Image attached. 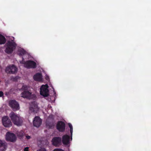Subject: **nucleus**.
Masks as SVG:
<instances>
[{"mask_svg": "<svg viewBox=\"0 0 151 151\" xmlns=\"http://www.w3.org/2000/svg\"><path fill=\"white\" fill-rule=\"evenodd\" d=\"M50 118H51L52 119V122H49V121H47L46 122V126L49 128H52L54 126V119L52 116H50L49 117V119Z\"/></svg>", "mask_w": 151, "mask_h": 151, "instance_id": "obj_16", "label": "nucleus"}, {"mask_svg": "<svg viewBox=\"0 0 151 151\" xmlns=\"http://www.w3.org/2000/svg\"><path fill=\"white\" fill-rule=\"evenodd\" d=\"M24 151H29V147H25L24 149Z\"/></svg>", "mask_w": 151, "mask_h": 151, "instance_id": "obj_26", "label": "nucleus"}, {"mask_svg": "<svg viewBox=\"0 0 151 151\" xmlns=\"http://www.w3.org/2000/svg\"><path fill=\"white\" fill-rule=\"evenodd\" d=\"M6 139L7 141L13 142L16 141L17 137L14 133L8 132L6 135Z\"/></svg>", "mask_w": 151, "mask_h": 151, "instance_id": "obj_3", "label": "nucleus"}, {"mask_svg": "<svg viewBox=\"0 0 151 151\" xmlns=\"http://www.w3.org/2000/svg\"><path fill=\"white\" fill-rule=\"evenodd\" d=\"M4 95L3 92L2 91H0V97H1Z\"/></svg>", "mask_w": 151, "mask_h": 151, "instance_id": "obj_25", "label": "nucleus"}, {"mask_svg": "<svg viewBox=\"0 0 151 151\" xmlns=\"http://www.w3.org/2000/svg\"><path fill=\"white\" fill-rule=\"evenodd\" d=\"M38 110L37 105L35 102H32L29 108V111L31 113H37Z\"/></svg>", "mask_w": 151, "mask_h": 151, "instance_id": "obj_11", "label": "nucleus"}, {"mask_svg": "<svg viewBox=\"0 0 151 151\" xmlns=\"http://www.w3.org/2000/svg\"><path fill=\"white\" fill-rule=\"evenodd\" d=\"M53 151H63V150L60 149H54Z\"/></svg>", "mask_w": 151, "mask_h": 151, "instance_id": "obj_24", "label": "nucleus"}, {"mask_svg": "<svg viewBox=\"0 0 151 151\" xmlns=\"http://www.w3.org/2000/svg\"><path fill=\"white\" fill-rule=\"evenodd\" d=\"M17 45L16 44L13 40L8 41L5 44V52L8 54H11L15 49Z\"/></svg>", "mask_w": 151, "mask_h": 151, "instance_id": "obj_1", "label": "nucleus"}, {"mask_svg": "<svg viewBox=\"0 0 151 151\" xmlns=\"http://www.w3.org/2000/svg\"><path fill=\"white\" fill-rule=\"evenodd\" d=\"M24 66L27 68H35L37 67L36 63L34 61L28 60L27 61H24L23 63Z\"/></svg>", "mask_w": 151, "mask_h": 151, "instance_id": "obj_5", "label": "nucleus"}, {"mask_svg": "<svg viewBox=\"0 0 151 151\" xmlns=\"http://www.w3.org/2000/svg\"><path fill=\"white\" fill-rule=\"evenodd\" d=\"M17 68L13 65L7 66L5 70V71L7 73L10 74H14L17 73Z\"/></svg>", "mask_w": 151, "mask_h": 151, "instance_id": "obj_7", "label": "nucleus"}, {"mask_svg": "<svg viewBox=\"0 0 151 151\" xmlns=\"http://www.w3.org/2000/svg\"><path fill=\"white\" fill-rule=\"evenodd\" d=\"M57 129L60 132H63L65 129V123L62 121H59L56 125Z\"/></svg>", "mask_w": 151, "mask_h": 151, "instance_id": "obj_9", "label": "nucleus"}, {"mask_svg": "<svg viewBox=\"0 0 151 151\" xmlns=\"http://www.w3.org/2000/svg\"><path fill=\"white\" fill-rule=\"evenodd\" d=\"M3 125L6 127H9L12 126V124L10 119L7 116H4L2 118Z\"/></svg>", "mask_w": 151, "mask_h": 151, "instance_id": "obj_6", "label": "nucleus"}, {"mask_svg": "<svg viewBox=\"0 0 151 151\" xmlns=\"http://www.w3.org/2000/svg\"><path fill=\"white\" fill-rule=\"evenodd\" d=\"M9 116L13 123L17 126H21L23 121L22 118L16 114L12 112L9 114Z\"/></svg>", "mask_w": 151, "mask_h": 151, "instance_id": "obj_2", "label": "nucleus"}, {"mask_svg": "<svg viewBox=\"0 0 151 151\" xmlns=\"http://www.w3.org/2000/svg\"><path fill=\"white\" fill-rule=\"evenodd\" d=\"M28 88L29 87L28 86L26 85H24L22 86V89L24 91H28Z\"/></svg>", "mask_w": 151, "mask_h": 151, "instance_id": "obj_20", "label": "nucleus"}, {"mask_svg": "<svg viewBox=\"0 0 151 151\" xmlns=\"http://www.w3.org/2000/svg\"><path fill=\"white\" fill-rule=\"evenodd\" d=\"M6 148V143L0 140V151H5Z\"/></svg>", "mask_w": 151, "mask_h": 151, "instance_id": "obj_17", "label": "nucleus"}, {"mask_svg": "<svg viewBox=\"0 0 151 151\" xmlns=\"http://www.w3.org/2000/svg\"><path fill=\"white\" fill-rule=\"evenodd\" d=\"M48 86L47 85H42L40 88V93L41 95L45 97H47L48 96Z\"/></svg>", "mask_w": 151, "mask_h": 151, "instance_id": "obj_4", "label": "nucleus"}, {"mask_svg": "<svg viewBox=\"0 0 151 151\" xmlns=\"http://www.w3.org/2000/svg\"><path fill=\"white\" fill-rule=\"evenodd\" d=\"M14 90V89L12 88L10 89L8 93H6V95H7V94H12L13 93V91Z\"/></svg>", "mask_w": 151, "mask_h": 151, "instance_id": "obj_22", "label": "nucleus"}, {"mask_svg": "<svg viewBox=\"0 0 151 151\" xmlns=\"http://www.w3.org/2000/svg\"><path fill=\"white\" fill-rule=\"evenodd\" d=\"M32 94L31 92H29L28 91H24L21 94V96L27 99H30Z\"/></svg>", "mask_w": 151, "mask_h": 151, "instance_id": "obj_14", "label": "nucleus"}, {"mask_svg": "<svg viewBox=\"0 0 151 151\" xmlns=\"http://www.w3.org/2000/svg\"><path fill=\"white\" fill-rule=\"evenodd\" d=\"M26 138L28 139H29L31 138L30 136L29 135L26 136Z\"/></svg>", "mask_w": 151, "mask_h": 151, "instance_id": "obj_27", "label": "nucleus"}, {"mask_svg": "<svg viewBox=\"0 0 151 151\" xmlns=\"http://www.w3.org/2000/svg\"><path fill=\"white\" fill-rule=\"evenodd\" d=\"M70 137L68 135H64L62 137V142L64 145H67L70 143Z\"/></svg>", "mask_w": 151, "mask_h": 151, "instance_id": "obj_13", "label": "nucleus"}, {"mask_svg": "<svg viewBox=\"0 0 151 151\" xmlns=\"http://www.w3.org/2000/svg\"><path fill=\"white\" fill-rule=\"evenodd\" d=\"M34 79L37 81H41L42 80V75L41 73H36L33 76Z\"/></svg>", "mask_w": 151, "mask_h": 151, "instance_id": "obj_15", "label": "nucleus"}, {"mask_svg": "<svg viewBox=\"0 0 151 151\" xmlns=\"http://www.w3.org/2000/svg\"><path fill=\"white\" fill-rule=\"evenodd\" d=\"M61 138L60 137H55L52 140V144L55 146H59L61 145Z\"/></svg>", "mask_w": 151, "mask_h": 151, "instance_id": "obj_10", "label": "nucleus"}, {"mask_svg": "<svg viewBox=\"0 0 151 151\" xmlns=\"http://www.w3.org/2000/svg\"><path fill=\"white\" fill-rule=\"evenodd\" d=\"M37 151H46V149L44 148H41L38 150Z\"/></svg>", "mask_w": 151, "mask_h": 151, "instance_id": "obj_23", "label": "nucleus"}, {"mask_svg": "<svg viewBox=\"0 0 151 151\" xmlns=\"http://www.w3.org/2000/svg\"><path fill=\"white\" fill-rule=\"evenodd\" d=\"M9 106L14 111H16L19 109V105L18 102L15 100H11L9 101Z\"/></svg>", "mask_w": 151, "mask_h": 151, "instance_id": "obj_8", "label": "nucleus"}, {"mask_svg": "<svg viewBox=\"0 0 151 151\" xmlns=\"http://www.w3.org/2000/svg\"><path fill=\"white\" fill-rule=\"evenodd\" d=\"M6 42V39L5 37L1 34H0V44H4Z\"/></svg>", "mask_w": 151, "mask_h": 151, "instance_id": "obj_18", "label": "nucleus"}, {"mask_svg": "<svg viewBox=\"0 0 151 151\" xmlns=\"http://www.w3.org/2000/svg\"><path fill=\"white\" fill-rule=\"evenodd\" d=\"M42 120L39 116H36L33 121V124L34 126L39 127L42 124Z\"/></svg>", "mask_w": 151, "mask_h": 151, "instance_id": "obj_12", "label": "nucleus"}, {"mask_svg": "<svg viewBox=\"0 0 151 151\" xmlns=\"http://www.w3.org/2000/svg\"><path fill=\"white\" fill-rule=\"evenodd\" d=\"M19 51L20 52L19 54L21 55H24L26 53V52L24 50H20Z\"/></svg>", "mask_w": 151, "mask_h": 151, "instance_id": "obj_21", "label": "nucleus"}, {"mask_svg": "<svg viewBox=\"0 0 151 151\" xmlns=\"http://www.w3.org/2000/svg\"><path fill=\"white\" fill-rule=\"evenodd\" d=\"M68 125L70 128V133L71 139H72V136L73 132V128L72 125L70 123H68Z\"/></svg>", "mask_w": 151, "mask_h": 151, "instance_id": "obj_19", "label": "nucleus"}, {"mask_svg": "<svg viewBox=\"0 0 151 151\" xmlns=\"http://www.w3.org/2000/svg\"><path fill=\"white\" fill-rule=\"evenodd\" d=\"M45 79L47 80L48 79H49V77L48 76H47L45 78Z\"/></svg>", "mask_w": 151, "mask_h": 151, "instance_id": "obj_28", "label": "nucleus"}]
</instances>
